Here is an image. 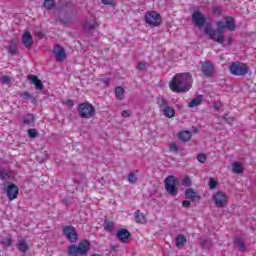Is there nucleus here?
I'll return each instance as SVG.
<instances>
[{"label":"nucleus","instance_id":"1","mask_svg":"<svg viewBox=\"0 0 256 256\" xmlns=\"http://www.w3.org/2000/svg\"><path fill=\"white\" fill-rule=\"evenodd\" d=\"M224 21L217 22V30L211 28V26L205 27V33L212 39V41H216V43H220L221 45H225V36H223V32L228 29V31H235V19L231 16H227L224 18Z\"/></svg>","mask_w":256,"mask_h":256},{"label":"nucleus","instance_id":"2","mask_svg":"<svg viewBox=\"0 0 256 256\" xmlns=\"http://www.w3.org/2000/svg\"><path fill=\"white\" fill-rule=\"evenodd\" d=\"M193 78L189 73L176 74L169 83V88L174 93H187L191 89Z\"/></svg>","mask_w":256,"mask_h":256},{"label":"nucleus","instance_id":"3","mask_svg":"<svg viewBox=\"0 0 256 256\" xmlns=\"http://www.w3.org/2000/svg\"><path fill=\"white\" fill-rule=\"evenodd\" d=\"M212 201L218 209H223L229 205V195L223 191H217L212 194Z\"/></svg>","mask_w":256,"mask_h":256},{"label":"nucleus","instance_id":"4","mask_svg":"<svg viewBox=\"0 0 256 256\" xmlns=\"http://www.w3.org/2000/svg\"><path fill=\"white\" fill-rule=\"evenodd\" d=\"M89 241L83 240L77 245H71L68 247V253L71 256L77 255H87V251H89Z\"/></svg>","mask_w":256,"mask_h":256},{"label":"nucleus","instance_id":"5","mask_svg":"<svg viewBox=\"0 0 256 256\" xmlns=\"http://www.w3.org/2000/svg\"><path fill=\"white\" fill-rule=\"evenodd\" d=\"M229 71L231 75L241 77L249 73V66L243 62H233L229 67Z\"/></svg>","mask_w":256,"mask_h":256},{"label":"nucleus","instance_id":"6","mask_svg":"<svg viewBox=\"0 0 256 256\" xmlns=\"http://www.w3.org/2000/svg\"><path fill=\"white\" fill-rule=\"evenodd\" d=\"M78 114L83 119H91L95 115V106L89 102L82 103L78 106Z\"/></svg>","mask_w":256,"mask_h":256},{"label":"nucleus","instance_id":"7","mask_svg":"<svg viewBox=\"0 0 256 256\" xmlns=\"http://www.w3.org/2000/svg\"><path fill=\"white\" fill-rule=\"evenodd\" d=\"M145 21L150 27H159L161 25V15L156 11H148L145 14Z\"/></svg>","mask_w":256,"mask_h":256},{"label":"nucleus","instance_id":"8","mask_svg":"<svg viewBox=\"0 0 256 256\" xmlns=\"http://www.w3.org/2000/svg\"><path fill=\"white\" fill-rule=\"evenodd\" d=\"M63 233L68 241H70L71 243H77L79 236L77 235V230H75V227L65 226L63 228Z\"/></svg>","mask_w":256,"mask_h":256},{"label":"nucleus","instance_id":"9","mask_svg":"<svg viewBox=\"0 0 256 256\" xmlns=\"http://www.w3.org/2000/svg\"><path fill=\"white\" fill-rule=\"evenodd\" d=\"M164 186L170 195H177V187H175V176H168L164 180Z\"/></svg>","mask_w":256,"mask_h":256},{"label":"nucleus","instance_id":"10","mask_svg":"<svg viewBox=\"0 0 256 256\" xmlns=\"http://www.w3.org/2000/svg\"><path fill=\"white\" fill-rule=\"evenodd\" d=\"M200 71L205 77H211L215 73V67L209 61L200 62Z\"/></svg>","mask_w":256,"mask_h":256},{"label":"nucleus","instance_id":"11","mask_svg":"<svg viewBox=\"0 0 256 256\" xmlns=\"http://www.w3.org/2000/svg\"><path fill=\"white\" fill-rule=\"evenodd\" d=\"M205 15L201 13V11H195L192 14V23L196 25V27H199L201 29L202 27L205 26Z\"/></svg>","mask_w":256,"mask_h":256},{"label":"nucleus","instance_id":"12","mask_svg":"<svg viewBox=\"0 0 256 256\" xmlns=\"http://www.w3.org/2000/svg\"><path fill=\"white\" fill-rule=\"evenodd\" d=\"M6 195L10 201H15L19 197V187L15 184H10L6 187Z\"/></svg>","mask_w":256,"mask_h":256},{"label":"nucleus","instance_id":"13","mask_svg":"<svg viewBox=\"0 0 256 256\" xmlns=\"http://www.w3.org/2000/svg\"><path fill=\"white\" fill-rule=\"evenodd\" d=\"M158 105L163 108V115L166 116L167 119H173L175 117V109L171 106L167 105L165 100H162L161 103L158 102Z\"/></svg>","mask_w":256,"mask_h":256},{"label":"nucleus","instance_id":"14","mask_svg":"<svg viewBox=\"0 0 256 256\" xmlns=\"http://www.w3.org/2000/svg\"><path fill=\"white\" fill-rule=\"evenodd\" d=\"M53 54L55 55L56 61H65V58L67 57V53L65 52V49L61 47L60 45L54 46Z\"/></svg>","mask_w":256,"mask_h":256},{"label":"nucleus","instance_id":"15","mask_svg":"<svg viewBox=\"0 0 256 256\" xmlns=\"http://www.w3.org/2000/svg\"><path fill=\"white\" fill-rule=\"evenodd\" d=\"M116 237H118L119 241L122 243H129V237H131V232L129 230L122 228L118 230Z\"/></svg>","mask_w":256,"mask_h":256},{"label":"nucleus","instance_id":"16","mask_svg":"<svg viewBox=\"0 0 256 256\" xmlns=\"http://www.w3.org/2000/svg\"><path fill=\"white\" fill-rule=\"evenodd\" d=\"M185 197L186 199H191V201H199L201 199L199 193H197L193 188L186 189Z\"/></svg>","mask_w":256,"mask_h":256},{"label":"nucleus","instance_id":"17","mask_svg":"<svg viewBox=\"0 0 256 256\" xmlns=\"http://www.w3.org/2000/svg\"><path fill=\"white\" fill-rule=\"evenodd\" d=\"M22 43L27 49L31 48L33 45V37L31 36V32L26 31L22 36Z\"/></svg>","mask_w":256,"mask_h":256},{"label":"nucleus","instance_id":"18","mask_svg":"<svg viewBox=\"0 0 256 256\" xmlns=\"http://www.w3.org/2000/svg\"><path fill=\"white\" fill-rule=\"evenodd\" d=\"M28 79L31 81L33 85H35V88L39 91H43V82L39 80V78L35 75L28 76Z\"/></svg>","mask_w":256,"mask_h":256},{"label":"nucleus","instance_id":"19","mask_svg":"<svg viewBox=\"0 0 256 256\" xmlns=\"http://www.w3.org/2000/svg\"><path fill=\"white\" fill-rule=\"evenodd\" d=\"M23 125H27L28 127H33L35 125V118L33 115L28 114L23 117Z\"/></svg>","mask_w":256,"mask_h":256},{"label":"nucleus","instance_id":"20","mask_svg":"<svg viewBox=\"0 0 256 256\" xmlns=\"http://www.w3.org/2000/svg\"><path fill=\"white\" fill-rule=\"evenodd\" d=\"M134 219L136 223H147V218L145 217V214L141 213V211H136Z\"/></svg>","mask_w":256,"mask_h":256},{"label":"nucleus","instance_id":"21","mask_svg":"<svg viewBox=\"0 0 256 256\" xmlns=\"http://www.w3.org/2000/svg\"><path fill=\"white\" fill-rule=\"evenodd\" d=\"M179 139L184 142L191 141V131L184 130L180 132Z\"/></svg>","mask_w":256,"mask_h":256},{"label":"nucleus","instance_id":"22","mask_svg":"<svg viewBox=\"0 0 256 256\" xmlns=\"http://www.w3.org/2000/svg\"><path fill=\"white\" fill-rule=\"evenodd\" d=\"M232 171L236 173V175L243 173V164L239 162L232 163Z\"/></svg>","mask_w":256,"mask_h":256},{"label":"nucleus","instance_id":"23","mask_svg":"<svg viewBox=\"0 0 256 256\" xmlns=\"http://www.w3.org/2000/svg\"><path fill=\"white\" fill-rule=\"evenodd\" d=\"M203 102V98L201 96H198L194 99H192L189 103H188V107H190L191 109H193V107H197L199 105H201V103Z\"/></svg>","mask_w":256,"mask_h":256},{"label":"nucleus","instance_id":"24","mask_svg":"<svg viewBox=\"0 0 256 256\" xmlns=\"http://www.w3.org/2000/svg\"><path fill=\"white\" fill-rule=\"evenodd\" d=\"M187 243V237L185 235L180 234L176 236V247H183Z\"/></svg>","mask_w":256,"mask_h":256},{"label":"nucleus","instance_id":"25","mask_svg":"<svg viewBox=\"0 0 256 256\" xmlns=\"http://www.w3.org/2000/svg\"><path fill=\"white\" fill-rule=\"evenodd\" d=\"M29 249V246L27 245V242L25 240H22L18 243V251L21 253H27V250Z\"/></svg>","mask_w":256,"mask_h":256},{"label":"nucleus","instance_id":"26","mask_svg":"<svg viewBox=\"0 0 256 256\" xmlns=\"http://www.w3.org/2000/svg\"><path fill=\"white\" fill-rule=\"evenodd\" d=\"M137 173H139V171L130 172L128 174L129 183H132L133 185H135V183H137Z\"/></svg>","mask_w":256,"mask_h":256},{"label":"nucleus","instance_id":"27","mask_svg":"<svg viewBox=\"0 0 256 256\" xmlns=\"http://www.w3.org/2000/svg\"><path fill=\"white\" fill-rule=\"evenodd\" d=\"M44 7L48 10L55 9V0H45Z\"/></svg>","mask_w":256,"mask_h":256},{"label":"nucleus","instance_id":"28","mask_svg":"<svg viewBox=\"0 0 256 256\" xmlns=\"http://www.w3.org/2000/svg\"><path fill=\"white\" fill-rule=\"evenodd\" d=\"M234 243L240 251H245V244L243 243V240H241L240 238H236Z\"/></svg>","mask_w":256,"mask_h":256},{"label":"nucleus","instance_id":"29","mask_svg":"<svg viewBox=\"0 0 256 256\" xmlns=\"http://www.w3.org/2000/svg\"><path fill=\"white\" fill-rule=\"evenodd\" d=\"M95 27H99V24H97L95 21L87 22L84 26L86 31H91V29H95Z\"/></svg>","mask_w":256,"mask_h":256},{"label":"nucleus","instance_id":"30","mask_svg":"<svg viewBox=\"0 0 256 256\" xmlns=\"http://www.w3.org/2000/svg\"><path fill=\"white\" fill-rule=\"evenodd\" d=\"M117 99H123V95H125V90L123 87H117L115 90Z\"/></svg>","mask_w":256,"mask_h":256},{"label":"nucleus","instance_id":"31","mask_svg":"<svg viewBox=\"0 0 256 256\" xmlns=\"http://www.w3.org/2000/svg\"><path fill=\"white\" fill-rule=\"evenodd\" d=\"M113 227H115V224L113 222H111V221L104 222L105 231H113Z\"/></svg>","mask_w":256,"mask_h":256},{"label":"nucleus","instance_id":"32","mask_svg":"<svg viewBox=\"0 0 256 256\" xmlns=\"http://www.w3.org/2000/svg\"><path fill=\"white\" fill-rule=\"evenodd\" d=\"M39 136V132L37 131V129H29L28 130V137H30L31 139H35V137Z\"/></svg>","mask_w":256,"mask_h":256},{"label":"nucleus","instance_id":"33","mask_svg":"<svg viewBox=\"0 0 256 256\" xmlns=\"http://www.w3.org/2000/svg\"><path fill=\"white\" fill-rule=\"evenodd\" d=\"M182 185L183 187H191L192 185L191 178L189 176L184 177L182 181Z\"/></svg>","mask_w":256,"mask_h":256},{"label":"nucleus","instance_id":"34","mask_svg":"<svg viewBox=\"0 0 256 256\" xmlns=\"http://www.w3.org/2000/svg\"><path fill=\"white\" fill-rule=\"evenodd\" d=\"M209 188L211 190L217 189V180L215 178H210L209 179Z\"/></svg>","mask_w":256,"mask_h":256},{"label":"nucleus","instance_id":"35","mask_svg":"<svg viewBox=\"0 0 256 256\" xmlns=\"http://www.w3.org/2000/svg\"><path fill=\"white\" fill-rule=\"evenodd\" d=\"M10 82H11V78H9V76L0 77V83H2V85H7Z\"/></svg>","mask_w":256,"mask_h":256},{"label":"nucleus","instance_id":"36","mask_svg":"<svg viewBox=\"0 0 256 256\" xmlns=\"http://www.w3.org/2000/svg\"><path fill=\"white\" fill-rule=\"evenodd\" d=\"M169 149L172 153H178L179 152V147H177V144H175V143H170L169 144Z\"/></svg>","mask_w":256,"mask_h":256},{"label":"nucleus","instance_id":"37","mask_svg":"<svg viewBox=\"0 0 256 256\" xmlns=\"http://www.w3.org/2000/svg\"><path fill=\"white\" fill-rule=\"evenodd\" d=\"M3 245H5L6 247H11L12 245V240L11 237H6L2 240Z\"/></svg>","mask_w":256,"mask_h":256},{"label":"nucleus","instance_id":"38","mask_svg":"<svg viewBox=\"0 0 256 256\" xmlns=\"http://www.w3.org/2000/svg\"><path fill=\"white\" fill-rule=\"evenodd\" d=\"M0 178L1 179H11V173L10 172H5V171H1L0 172Z\"/></svg>","mask_w":256,"mask_h":256},{"label":"nucleus","instance_id":"39","mask_svg":"<svg viewBox=\"0 0 256 256\" xmlns=\"http://www.w3.org/2000/svg\"><path fill=\"white\" fill-rule=\"evenodd\" d=\"M137 69H139V71H145V69H147V62H139Z\"/></svg>","mask_w":256,"mask_h":256},{"label":"nucleus","instance_id":"40","mask_svg":"<svg viewBox=\"0 0 256 256\" xmlns=\"http://www.w3.org/2000/svg\"><path fill=\"white\" fill-rule=\"evenodd\" d=\"M233 43V38L231 36H228L226 40L224 39V44H222L224 47H227Z\"/></svg>","mask_w":256,"mask_h":256},{"label":"nucleus","instance_id":"41","mask_svg":"<svg viewBox=\"0 0 256 256\" xmlns=\"http://www.w3.org/2000/svg\"><path fill=\"white\" fill-rule=\"evenodd\" d=\"M197 159L199 163H205V161H207V156L205 154H198Z\"/></svg>","mask_w":256,"mask_h":256},{"label":"nucleus","instance_id":"42","mask_svg":"<svg viewBox=\"0 0 256 256\" xmlns=\"http://www.w3.org/2000/svg\"><path fill=\"white\" fill-rule=\"evenodd\" d=\"M8 51L11 55H15L17 53V46L16 45L9 46Z\"/></svg>","mask_w":256,"mask_h":256},{"label":"nucleus","instance_id":"43","mask_svg":"<svg viewBox=\"0 0 256 256\" xmlns=\"http://www.w3.org/2000/svg\"><path fill=\"white\" fill-rule=\"evenodd\" d=\"M122 117H131V110H124L122 112Z\"/></svg>","mask_w":256,"mask_h":256},{"label":"nucleus","instance_id":"44","mask_svg":"<svg viewBox=\"0 0 256 256\" xmlns=\"http://www.w3.org/2000/svg\"><path fill=\"white\" fill-rule=\"evenodd\" d=\"M221 107H223V104L221 102H216L214 104V109H216V111H219V109H221Z\"/></svg>","mask_w":256,"mask_h":256},{"label":"nucleus","instance_id":"45","mask_svg":"<svg viewBox=\"0 0 256 256\" xmlns=\"http://www.w3.org/2000/svg\"><path fill=\"white\" fill-rule=\"evenodd\" d=\"M21 97H23V99H31V94H29V92H24L21 94Z\"/></svg>","mask_w":256,"mask_h":256},{"label":"nucleus","instance_id":"46","mask_svg":"<svg viewBox=\"0 0 256 256\" xmlns=\"http://www.w3.org/2000/svg\"><path fill=\"white\" fill-rule=\"evenodd\" d=\"M182 205H183V207H191V202L188 201V200H184V201L182 202Z\"/></svg>","mask_w":256,"mask_h":256},{"label":"nucleus","instance_id":"47","mask_svg":"<svg viewBox=\"0 0 256 256\" xmlns=\"http://www.w3.org/2000/svg\"><path fill=\"white\" fill-rule=\"evenodd\" d=\"M103 5H111L113 3V0H102Z\"/></svg>","mask_w":256,"mask_h":256},{"label":"nucleus","instance_id":"48","mask_svg":"<svg viewBox=\"0 0 256 256\" xmlns=\"http://www.w3.org/2000/svg\"><path fill=\"white\" fill-rule=\"evenodd\" d=\"M66 104L68 105V107H73V100H67Z\"/></svg>","mask_w":256,"mask_h":256},{"label":"nucleus","instance_id":"49","mask_svg":"<svg viewBox=\"0 0 256 256\" xmlns=\"http://www.w3.org/2000/svg\"><path fill=\"white\" fill-rule=\"evenodd\" d=\"M202 246L205 247V248H207V245L205 244V241L202 242Z\"/></svg>","mask_w":256,"mask_h":256},{"label":"nucleus","instance_id":"50","mask_svg":"<svg viewBox=\"0 0 256 256\" xmlns=\"http://www.w3.org/2000/svg\"><path fill=\"white\" fill-rule=\"evenodd\" d=\"M38 35H40V37L42 36V34H41V33H38Z\"/></svg>","mask_w":256,"mask_h":256}]
</instances>
